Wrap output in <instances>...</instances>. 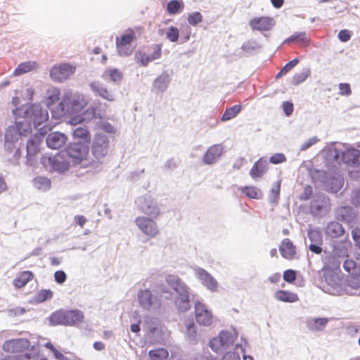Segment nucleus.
I'll return each mask as SVG.
<instances>
[{
  "instance_id": "obj_1",
  "label": "nucleus",
  "mask_w": 360,
  "mask_h": 360,
  "mask_svg": "<svg viewBox=\"0 0 360 360\" xmlns=\"http://www.w3.org/2000/svg\"><path fill=\"white\" fill-rule=\"evenodd\" d=\"M143 28L141 26L126 30L122 34L116 37V47L121 56H127L131 54V44L135 41L137 37L143 33Z\"/></svg>"
},
{
  "instance_id": "obj_2",
  "label": "nucleus",
  "mask_w": 360,
  "mask_h": 360,
  "mask_svg": "<svg viewBox=\"0 0 360 360\" xmlns=\"http://www.w3.org/2000/svg\"><path fill=\"white\" fill-rule=\"evenodd\" d=\"M83 313L78 310H59L53 312L50 316L52 325L72 326L83 321Z\"/></svg>"
},
{
  "instance_id": "obj_3",
  "label": "nucleus",
  "mask_w": 360,
  "mask_h": 360,
  "mask_svg": "<svg viewBox=\"0 0 360 360\" xmlns=\"http://www.w3.org/2000/svg\"><path fill=\"white\" fill-rule=\"evenodd\" d=\"M162 56V44H153L143 46L135 54V59L141 65L146 67L149 63L159 59Z\"/></svg>"
},
{
  "instance_id": "obj_4",
  "label": "nucleus",
  "mask_w": 360,
  "mask_h": 360,
  "mask_svg": "<svg viewBox=\"0 0 360 360\" xmlns=\"http://www.w3.org/2000/svg\"><path fill=\"white\" fill-rule=\"evenodd\" d=\"M350 243L342 244L335 247L333 250L332 253L326 256L324 259V266L323 269L329 271H335L340 269V257H348L349 252L348 248H351Z\"/></svg>"
},
{
  "instance_id": "obj_5",
  "label": "nucleus",
  "mask_w": 360,
  "mask_h": 360,
  "mask_svg": "<svg viewBox=\"0 0 360 360\" xmlns=\"http://www.w3.org/2000/svg\"><path fill=\"white\" fill-rule=\"evenodd\" d=\"M66 153L73 163L79 164L89 155V147L82 143H72L65 149Z\"/></svg>"
},
{
  "instance_id": "obj_6",
  "label": "nucleus",
  "mask_w": 360,
  "mask_h": 360,
  "mask_svg": "<svg viewBox=\"0 0 360 360\" xmlns=\"http://www.w3.org/2000/svg\"><path fill=\"white\" fill-rule=\"evenodd\" d=\"M135 224L139 230L150 238H154L160 233L157 223L150 218L138 217L135 219Z\"/></svg>"
},
{
  "instance_id": "obj_7",
  "label": "nucleus",
  "mask_w": 360,
  "mask_h": 360,
  "mask_svg": "<svg viewBox=\"0 0 360 360\" xmlns=\"http://www.w3.org/2000/svg\"><path fill=\"white\" fill-rule=\"evenodd\" d=\"M195 318L197 323L203 326H211L214 321L212 311L200 302H196L195 304Z\"/></svg>"
},
{
  "instance_id": "obj_8",
  "label": "nucleus",
  "mask_w": 360,
  "mask_h": 360,
  "mask_svg": "<svg viewBox=\"0 0 360 360\" xmlns=\"http://www.w3.org/2000/svg\"><path fill=\"white\" fill-rule=\"evenodd\" d=\"M139 207L143 214L150 217L157 218L160 214V210L158 204L151 198H141L139 200Z\"/></svg>"
},
{
  "instance_id": "obj_9",
  "label": "nucleus",
  "mask_w": 360,
  "mask_h": 360,
  "mask_svg": "<svg viewBox=\"0 0 360 360\" xmlns=\"http://www.w3.org/2000/svg\"><path fill=\"white\" fill-rule=\"evenodd\" d=\"M75 68L68 64H61L54 66L50 71L51 77L58 82H62L69 78L75 72Z\"/></svg>"
},
{
  "instance_id": "obj_10",
  "label": "nucleus",
  "mask_w": 360,
  "mask_h": 360,
  "mask_svg": "<svg viewBox=\"0 0 360 360\" xmlns=\"http://www.w3.org/2000/svg\"><path fill=\"white\" fill-rule=\"evenodd\" d=\"M249 25L252 30L269 31L275 25V21L273 18L269 16H259L251 19Z\"/></svg>"
},
{
  "instance_id": "obj_11",
  "label": "nucleus",
  "mask_w": 360,
  "mask_h": 360,
  "mask_svg": "<svg viewBox=\"0 0 360 360\" xmlns=\"http://www.w3.org/2000/svg\"><path fill=\"white\" fill-rule=\"evenodd\" d=\"M108 138L103 134H97L92 145V153L98 159L104 157L108 153Z\"/></svg>"
},
{
  "instance_id": "obj_12",
  "label": "nucleus",
  "mask_w": 360,
  "mask_h": 360,
  "mask_svg": "<svg viewBox=\"0 0 360 360\" xmlns=\"http://www.w3.org/2000/svg\"><path fill=\"white\" fill-rule=\"evenodd\" d=\"M27 114L30 115L35 127H39L49 119V114L46 110L37 104L32 105L27 110Z\"/></svg>"
},
{
  "instance_id": "obj_13",
  "label": "nucleus",
  "mask_w": 360,
  "mask_h": 360,
  "mask_svg": "<svg viewBox=\"0 0 360 360\" xmlns=\"http://www.w3.org/2000/svg\"><path fill=\"white\" fill-rule=\"evenodd\" d=\"M43 162L45 165H49L53 170L60 172L66 171L69 168V163L64 160L63 156L59 153L53 157H44Z\"/></svg>"
},
{
  "instance_id": "obj_14",
  "label": "nucleus",
  "mask_w": 360,
  "mask_h": 360,
  "mask_svg": "<svg viewBox=\"0 0 360 360\" xmlns=\"http://www.w3.org/2000/svg\"><path fill=\"white\" fill-rule=\"evenodd\" d=\"M279 251L281 256L285 259L293 260L297 258V247L289 238H285L281 241Z\"/></svg>"
},
{
  "instance_id": "obj_15",
  "label": "nucleus",
  "mask_w": 360,
  "mask_h": 360,
  "mask_svg": "<svg viewBox=\"0 0 360 360\" xmlns=\"http://www.w3.org/2000/svg\"><path fill=\"white\" fill-rule=\"evenodd\" d=\"M28 341L24 339L9 340L3 345V349L8 353L23 354V349L27 348Z\"/></svg>"
},
{
  "instance_id": "obj_16",
  "label": "nucleus",
  "mask_w": 360,
  "mask_h": 360,
  "mask_svg": "<svg viewBox=\"0 0 360 360\" xmlns=\"http://www.w3.org/2000/svg\"><path fill=\"white\" fill-rule=\"evenodd\" d=\"M67 141V136L57 131L50 133L46 137L47 146L54 150L60 149L65 145Z\"/></svg>"
},
{
  "instance_id": "obj_17",
  "label": "nucleus",
  "mask_w": 360,
  "mask_h": 360,
  "mask_svg": "<svg viewBox=\"0 0 360 360\" xmlns=\"http://www.w3.org/2000/svg\"><path fill=\"white\" fill-rule=\"evenodd\" d=\"M195 274L202 283L209 290L216 291L218 288L217 281L205 269L198 268Z\"/></svg>"
},
{
  "instance_id": "obj_18",
  "label": "nucleus",
  "mask_w": 360,
  "mask_h": 360,
  "mask_svg": "<svg viewBox=\"0 0 360 360\" xmlns=\"http://www.w3.org/2000/svg\"><path fill=\"white\" fill-rule=\"evenodd\" d=\"M178 295L175 299V304L180 311H185L190 309L188 288L186 287L182 290L176 292Z\"/></svg>"
},
{
  "instance_id": "obj_19",
  "label": "nucleus",
  "mask_w": 360,
  "mask_h": 360,
  "mask_svg": "<svg viewBox=\"0 0 360 360\" xmlns=\"http://www.w3.org/2000/svg\"><path fill=\"white\" fill-rule=\"evenodd\" d=\"M223 153L221 144H215L210 147L203 156L205 163L210 165L217 161Z\"/></svg>"
},
{
  "instance_id": "obj_20",
  "label": "nucleus",
  "mask_w": 360,
  "mask_h": 360,
  "mask_svg": "<svg viewBox=\"0 0 360 360\" xmlns=\"http://www.w3.org/2000/svg\"><path fill=\"white\" fill-rule=\"evenodd\" d=\"M34 274L31 271H23L19 272L13 281V285L16 289L24 288L27 283L32 281Z\"/></svg>"
},
{
  "instance_id": "obj_21",
  "label": "nucleus",
  "mask_w": 360,
  "mask_h": 360,
  "mask_svg": "<svg viewBox=\"0 0 360 360\" xmlns=\"http://www.w3.org/2000/svg\"><path fill=\"white\" fill-rule=\"evenodd\" d=\"M93 92L98 96H100L108 101H114L115 96L113 93L105 88L103 84L98 82H92L90 84Z\"/></svg>"
},
{
  "instance_id": "obj_22",
  "label": "nucleus",
  "mask_w": 360,
  "mask_h": 360,
  "mask_svg": "<svg viewBox=\"0 0 360 360\" xmlns=\"http://www.w3.org/2000/svg\"><path fill=\"white\" fill-rule=\"evenodd\" d=\"M268 165L265 160L259 158L255 162L250 171V175L254 179L262 177L267 171Z\"/></svg>"
},
{
  "instance_id": "obj_23",
  "label": "nucleus",
  "mask_w": 360,
  "mask_h": 360,
  "mask_svg": "<svg viewBox=\"0 0 360 360\" xmlns=\"http://www.w3.org/2000/svg\"><path fill=\"white\" fill-rule=\"evenodd\" d=\"M138 300L143 308L149 310L153 303V297L149 290H141L138 292Z\"/></svg>"
},
{
  "instance_id": "obj_24",
  "label": "nucleus",
  "mask_w": 360,
  "mask_h": 360,
  "mask_svg": "<svg viewBox=\"0 0 360 360\" xmlns=\"http://www.w3.org/2000/svg\"><path fill=\"white\" fill-rule=\"evenodd\" d=\"M310 39L305 32H295L288 38H287L283 44H289L291 42L296 43L302 46H307L309 44Z\"/></svg>"
},
{
  "instance_id": "obj_25",
  "label": "nucleus",
  "mask_w": 360,
  "mask_h": 360,
  "mask_svg": "<svg viewBox=\"0 0 360 360\" xmlns=\"http://www.w3.org/2000/svg\"><path fill=\"white\" fill-rule=\"evenodd\" d=\"M73 137L75 139L79 140L82 144L89 145L91 137V134L86 127H77L73 131Z\"/></svg>"
},
{
  "instance_id": "obj_26",
  "label": "nucleus",
  "mask_w": 360,
  "mask_h": 360,
  "mask_svg": "<svg viewBox=\"0 0 360 360\" xmlns=\"http://www.w3.org/2000/svg\"><path fill=\"white\" fill-rule=\"evenodd\" d=\"M275 298L281 302H295L299 300L298 295L292 292L287 290H277L275 292Z\"/></svg>"
},
{
  "instance_id": "obj_27",
  "label": "nucleus",
  "mask_w": 360,
  "mask_h": 360,
  "mask_svg": "<svg viewBox=\"0 0 360 360\" xmlns=\"http://www.w3.org/2000/svg\"><path fill=\"white\" fill-rule=\"evenodd\" d=\"M328 322L327 318L312 319L307 321V326L311 331H319L324 329Z\"/></svg>"
},
{
  "instance_id": "obj_28",
  "label": "nucleus",
  "mask_w": 360,
  "mask_h": 360,
  "mask_svg": "<svg viewBox=\"0 0 360 360\" xmlns=\"http://www.w3.org/2000/svg\"><path fill=\"white\" fill-rule=\"evenodd\" d=\"M165 281L176 292L182 290V289L187 287L186 284L179 278V277L176 275H167L165 278Z\"/></svg>"
},
{
  "instance_id": "obj_29",
  "label": "nucleus",
  "mask_w": 360,
  "mask_h": 360,
  "mask_svg": "<svg viewBox=\"0 0 360 360\" xmlns=\"http://www.w3.org/2000/svg\"><path fill=\"white\" fill-rule=\"evenodd\" d=\"M326 231L331 238H337L343 234L344 229L340 223L333 221L328 224Z\"/></svg>"
},
{
  "instance_id": "obj_30",
  "label": "nucleus",
  "mask_w": 360,
  "mask_h": 360,
  "mask_svg": "<svg viewBox=\"0 0 360 360\" xmlns=\"http://www.w3.org/2000/svg\"><path fill=\"white\" fill-rule=\"evenodd\" d=\"M37 63L34 61H27L22 63L15 69L13 75L19 76L34 70L37 68Z\"/></svg>"
},
{
  "instance_id": "obj_31",
  "label": "nucleus",
  "mask_w": 360,
  "mask_h": 360,
  "mask_svg": "<svg viewBox=\"0 0 360 360\" xmlns=\"http://www.w3.org/2000/svg\"><path fill=\"white\" fill-rule=\"evenodd\" d=\"M34 186L38 190L46 191L50 189L51 186V180L44 176H37L32 181Z\"/></svg>"
},
{
  "instance_id": "obj_32",
  "label": "nucleus",
  "mask_w": 360,
  "mask_h": 360,
  "mask_svg": "<svg viewBox=\"0 0 360 360\" xmlns=\"http://www.w3.org/2000/svg\"><path fill=\"white\" fill-rule=\"evenodd\" d=\"M242 193L251 199H259L262 196V191L259 188L253 186H247L240 188Z\"/></svg>"
},
{
  "instance_id": "obj_33",
  "label": "nucleus",
  "mask_w": 360,
  "mask_h": 360,
  "mask_svg": "<svg viewBox=\"0 0 360 360\" xmlns=\"http://www.w3.org/2000/svg\"><path fill=\"white\" fill-rule=\"evenodd\" d=\"M148 355L151 360H166L169 353L165 348H158L150 350Z\"/></svg>"
},
{
  "instance_id": "obj_34",
  "label": "nucleus",
  "mask_w": 360,
  "mask_h": 360,
  "mask_svg": "<svg viewBox=\"0 0 360 360\" xmlns=\"http://www.w3.org/2000/svg\"><path fill=\"white\" fill-rule=\"evenodd\" d=\"M242 106L240 105H236L227 108L221 116V121H227L236 117L240 112Z\"/></svg>"
},
{
  "instance_id": "obj_35",
  "label": "nucleus",
  "mask_w": 360,
  "mask_h": 360,
  "mask_svg": "<svg viewBox=\"0 0 360 360\" xmlns=\"http://www.w3.org/2000/svg\"><path fill=\"white\" fill-rule=\"evenodd\" d=\"M221 340L225 348L232 345L236 340V335L230 331H221L219 333Z\"/></svg>"
},
{
  "instance_id": "obj_36",
  "label": "nucleus",
  "mask_w": 360,
  "mask_h": 360,
  "mask_svg": "<svg viewBox=\"0 0 360 360\" xmlns=\"http://www.w3.org/2000/svg\"><path fill=\"white\" fill-rule=\"evenodd\" d=\"M184 8V4L183 2L172 0L169 1L167 6V11L171 15H174L181 12Z\"/></svg>"
},
{
  "instance_id": "obj_37",
  "label": "nucleus",
  "mask_w": 360,
  "mask_h": 360,
  "mask_svg": "<svg viewBox=\"0 0 360 360\" xmlns=\"http://www.w3.org/2000/svg\"><path fill=\"white\" fill-rule=\"evenodd\" d=\"M310 71L309 69H304L299 72L295 73L292 77L291 82L294 85H298L304 82L309 77Z\"/></svg>"
},
{
  "instance_id": "obj_38",
  "label": "nucleus",
  "mask_w": 360,
  "mask_h": 360,
  "mask_svg": "<svg viewBox=\"0 0 360 360\" xmlns=\"http://www.w3.org/2000/svg\"><path fill=\"white\" fill-rule=\"evenodd\" d=\"M60 91L58 89L53 88L48 91V96L46 98V104L49 107L53 105L59 101Z\"/></svg>"
},
{
  "instance_id": "obj_39",
  "label": "nucleus",
  "mask_w": 360,
  "mask_h": 360,
  "mask_svg": "<svg viewBox=\"0 0 360 360\" xmlns=\"http://www.w3.org/2000/svg\"><path fill=\"white\" fill-rule=\"evenodd\" d=\"M345 270L349 274H356L360 272V269L357 266L356 263L353 259H347L343 264Z\"/></svg>"
},
{
  "instance_id": "obj_40",
  "label": "nucleus",
  "mask_w": 360,
  "mask_h": 360,
  "mask_svg": "<svg viewBox=\"0 0 360 360\" xmlns=\"http://www.w3.org/2000/svg\"><path fill=\"white\" fill-rule=\"evenodd\" d=\"M298 58H295L288 63H286L284 67L278 72L276 75V78H280L283 75H286L289 71H290L295 66H296L299 63Z\"/></svg>"
},
{
  "instance_id": "obj_41",
  "label": "nucleus",
  "mask_w": 360,
  "mask_h": 360,
  "mask_svg": "<svg viewBox=\"0 0 360 360\" xmlns=\"http://www.w3.org/2000/svg\"><path fill=\"white\" fill-rule=\"evenodd\" d=\"M347 285L352 289L360 288V272L356 274H350L347 278Z\"/></svg>"
},
{
  "instance_id": "obj_42",
  "label": "nucleus",
  "mask_w": 360,
  "mask_h": 360,
  "mask_svg": "<svg viewBox=\"0 0 360 360\" xmlns=\"http://www.w3.org/2000/svg\"><path fill=\"white\" fill-rule=\"evenodd\" d=\"M103 75L109 77L113 82H120L122 79V73L117 69H109L104 72Z\"/></svg>"
},
{
  "instance_id": "obj_43",
  "label": "nucleus",
  "mask_w": 360,
  "mask_h": 360,
  "mask_svg": "<svg viewBox=\"0 0 360 360\" xmlns=\"http://www.w3.org/2000/svg\"><path fill=\"white\" fill-rule=\"evenodd\" d=\"M308 237L311 241V244H322L323 239L320 231L310 230L308 232Z\"/></svg>"
},
{
  "instance_id": "obj_44",
  "label": "nucleus",
  "mask_w": 360,
  "mask_h": 360,
  "mask_svg": "<svg viewBox=\"0 0 360 360\" xmlns=\"http://www.w3.org/2000/svg\"><path fill=\"white\" fill-rule=\"evenodd\" d=\"M166 37L172 42L177 41L179 37L178 28L174 26L169 27L167 30Z\"/></svg>"
},
{
  "instance_id": "obj_45",
  "label": "nucleus",
  "mask_w": 360,
  "mask_h": 360,
  "mask_svg": "<svg viewBox=\"0 0 360 360\" xmlns=\"http://www.w3.org/2000/svg\"><path fill=\"white\" fill-rule=\"evenodd\" d=\"M210 346L212 349L213 351L217 352L220 351L221 349L225 348L221 340L219 335L217 337L214 338L210 340Z\"/></svg>"
},
{
  "instance_id": "obj_46",
  "label": "nucleus",
  "mask_w": 360,
  "mask_h": 360,
  "mask_svg": "<svg viewBox=\"0 0 360 360\" xmlns=\"http://www.w3.org/2000/svg\"><path fill=\"white\" fill-rule=\"evenodd\" d=\"M202 20V15L200 12H194L188 16V22L191 25L195 26L201 22Z\"/></svg>"
},
{
  "instance_id": "obj_47",
  "label": "nucleus",
  "mask_w": 360,
  "mask_h": 360,
  "mask_svg": "<svg viewBox=\"0 0 360 360\" xmlns=\"http://www.w3.org/2000/svg\"><path fill=\"white\" fill-rule=\"evenodd\" d=\"M269 161L274 165L281 164L286 161V158L284 154L278 153L272 155L269 158Z\"/></svg>"
},
{
  "instance_id": "obj_48",
  "label": "nucleus",
  "mask_w": 360,
  "mask_h": 360,
  "mask_svg": "<svg viewBox=\"0 0 360 360\" xmlns=\"http://www.w3.org/2000/svg\"><path fill=\"white\" fill-rule=\"evenodd\" d=\"M313 195V188L311 186L307 185L304 188L302 193L300 195L299 199L305 201L310 199Z\"/></svg>"
},
{
  "instance_id": "obj_49",
  "label": "nucleus",
  "mask_w": 360,
  "mask_h": 360,
  "mask_svg": "<svg viewBox=\"0 0 360 360\" xmlns=\"http://www.w3.org/2000/svg\"><path fill=\"white\" fill-rule=\"evenodd\" d=\"M283 279L288 283H292L296 279V272L292 269H288L283 273Z\"/></svg>"
},
{
  "instance_id": "obj_50",
  "label": "nucleus",
  "mask_w": 360,
  "mask_h": 360,
  "mask_svg": "<svg viewBox=\"0 0 360 360\" xmlns=\"http://www.w3.org/2000/svg\"><path fill=\"white\" fill-rule=\"evenodd\" d=\"M340 94L342 96H349L352 94V90L349 84L340 83L338 85Z\"/></svg>"
},
{
  "instance_id": "obj_51",
  "label": "nucleus",
  "mask_w": 360,
  "mask_h": 360,
  "mask_svg": "<svg viewBox=\"0 0 360 360\" xmlns=\"http://www.w3.org/2000/svg\"><path fill=\"white\" fill-rule=\"evenodd\" d=\"M54 278L56 283L63 284L66 281L67 276L63 271L59 270L54 273Z\"/></svg>"
},
{
  "instance_id": "obj_52",
  "label": "nucleus",
  "mask_w": 360,
  "mask_h": 360,
  "mask_svg": "<svg viewBox=\"0 0 360 360\" xmlns=\"http://www.w3.org/2000/svg\"><path fill=\"white\" fill-rule=\"evenodd\" d=\"M27 154L33 155L37 152V147L34 139H30L27 143Z\"/></svg>"
},
{
  "instance_id": "obj_53",
  "label": "nucleus",
  "mask_w": 360,
  "mask_h": 360,
  "mask_svg": "<svg viewBox=\"0 0 360 360\" xmlns=\"http://www.w3.org/2000/svg\"><path fill=\"white\" fill-rule=\"evenodd\" d=\"M338 38L342 42H347L351 39V33L348 30H342L338 33Z\"/></svg>"
},
{
  "instance_id": "obj_54",
  "label": "nucleus",
  "mask_w": 360,
  "mask_h": 360,
  "mask_svg": "<svg viewBox=\"0 0 360 360\" xmlns=\"http://www.w3.org/2000/svg\"><path fill=\"white\" fill-rule=\"evenodd\" d=\"M53 297V292L51 290H41L39 292V298L41 301H45L46 300H50Z\"/></svg>"
},
{
  "instance_id": "obj_55",
  "label": "nucleus",
  "mask_w": 360,
  "mask_h": 360,
  "mask_svg": "<svg viewBox=\"0 0 360 360\" xmlns=\"http://www.w3.org/2000/svg\"><path fill=\"white\" fill-rule=\"evenodd\" d=\"M283 110L287 116H290L294 110L293 104L291 102L285 101L283 103Z\"/></svg>"
},
{
  "instance_id": "obj_56",
  "label": "nucleus",
  "mask_w": 360,
  "mask_h": 360,
  "mask_svg": "<svg viewBox=\"0 0 360 360\" xmlns=\"http://www.w3.org/2000/svg\"><path fill=\"white\" fill-rule=\"evenodd\" d=\"M153 86L157 89H163L166 87L165 79L163 77H158L153 84Z\"/></svg>"
},
{
  "instance_id": "obj_57",
  "label": "nucleus",
  "mask_w": 360,
  "mask_h": 360,
  "mask_svg": "<svg viewBox=\"0 0 360 360\" xmlns=\"http://www.w3.org/2000/svg\"><path fill=\"white\" fill-rule=\"evenodd\" d=\"M344 155L345 158L353 157L352 161L354 162L358 160V158L360 155V152L355 149L348 150L346 151Z\"/></svg>"
},
{
  "instance_id": "obj_58",
  "label": "nucleus",
  "mask_w": 360,
  "mask_h": 360,
  "mask_svg": "<svg viewBox=\"0 0 360 360\" xmlns=\"http://www.w3.org/2000/svg\"><path fill=\"white\" fill-rule=\"evenodd\" d=\"M20 360H39L40 356L37 354H27L23 353L20 354Z\"/></svg>"
},
{
  "instance_id": "obj_59",
  "label": "nucleus",
  "mask_w": 360,
  "mask_h": 360,
  "mask_svg": "<svg viewBox=\"0 0 360 360\" xmlns=\"http://www.w3.org/2000/svg\"><path fill=\"white\" fill-rule=\"evenodd\" d=\"M281 191V181H278L276 183V184L272 187L271 190V195L275 198H278L280 195Z\"/></svg>"
},
{
  "instance_id": "obj_60",
  "label": "nucleus",
  "mask_w": 360,
  "mask_h": 360,
  "mask_svg": "<svg viewBox=\"0 0 360 360\" xmlns=\"http://www.w3.org/2000/svg\"><path fill=\"white\" fill-rule=\"evenodd\" d=\"M352 234L356 245L360 248V229H354Z\"/></svg>"
},
{
  "instance_id": "obj_61",
  "label": "nucleus",
  "mask_w": 360,
  "mask_h": 360,
  "mask_svg": "<svg viewBox=\"0 0 360 360\" xmlns=\"http://www.w3.org/2000/svg\"><path fill=\"white\" fill-rule=\"evenodd\" d=\"M221 360H240L239 355L235 352H227L225 354Z\"/></svg>"
},
{
  "instance_id": "obj_62",
  "label": "nucleus",
  "mask_w": 360,
  "mask_h": 360,
  "mask_svg": "<svg viewBox=\"0 0 360 360\" xmlns=\"http://www.w3.org/2000/svg\"><path fill=\"white\" fill-rule=\"evenodd\" d=\"M75 221L81 227L83 228L86 221V218L82 215H77L75 217Z\"/></svg>"
},
{
  "instance_id": "obj_63",
  "label": "nucleus",
  "mask_w": 360,
  "mask_h": 360,
  "mask_svg": "<svg viewBox=\"0 0 360 360\" xmlns=\"http://www.w3.org/2000/svg\"><path fill=\"white\" fill-rule=\"evenodd\" d=\"M321 245V244H310L309 248L311 252L316 254H320L322 252Z\"/></svg>"
},
{
  "instance_id": "obj_64",
  "label": "nucleus",
  "mask_w": 360,
  "mask_h": 360,
  "mask_svg": "<svg viewBox=\"0 0 360 360\" xmlns=\"http://www.w3.org/2000/svg\"><path fill=\"white\" fill-rule=\"evenodd\" d=\"M318 139L316 137H313L307 141L302 147V149H307L316 143Z\"/></svg>"
}]
</instances>
